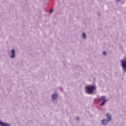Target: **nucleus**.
<instances>
[{"instance_id": "obj_1", "label": "nucleus", "mask_w": 126, "mask_h": 126, "mask_svg": "<svg viewBox=\"0 0 126 126\" xmlns=\"http://www.w3.org/2000/svg\"><path fill=\"white\" fill-rule=\"evenodd\" d=\"M95 90H96L95 86H89L86 88V92L88 94H93Z\"/></svg>"}, {"instance_id": "obj_2", "label": "nucleus", "mask_w": 126, "mask_h": 126, "mask_svg": "<svg viewBox=\"0 0 126 126\" xmlns=\"http://www.w3.org/2000/svg\"><path fill=\"white\" fill-rule=\"evenodd\" d=\"M106 116L108 120H103L101 121V124L104 125H107L108 122H111V120H112V118L111 117V115L110 114H107Z\"/></svg>"}, {"instance_id": "obj_3", "label": "nucleus", "mask_w": 126, "mask_h": 126, "mask_svg": "<svg viewBox=\"0 0 126 126\" xmlns=\"http://www.w3.org/2000/svg\"><path fill=\"white\" fill-rule=\"evenodd\" d=\"M106 97L104 96H101L99 98V101H103V102L100 103V106H104L105 103L108 101L107 99H105Z\"/></svg>"}, {"instance_id": "obj_4", "label": "nucleus", "mask_w": 126, "mask_h": 126, "mask_svg": "<svg viewBox=\"0 0 126 126\" xmlns=\"http://www.w3.org/2000/svg\"><path fill=\"white\" fill-rule=\"evenodd\" d=\"M121 65L123 68H124V69H125V70L126 71V60H122Z\"/></svg>"}, {"instance_id": "obj_5", "label": "nucleus", "mask_w": 126, "mask_h": 126, "mask_svg": "<svg viewBox=\"0 0 126 126\" xmlns=\"http://www.w3.org/2000/svg\"><path fill=\"white\" fill-rule=\"evenodd\" d=\"M11 54H12V55L10 56V58L11 59L14 58L15 57V51H14V49L12 50Z\"/></svg>"}, {"instance_id": "obj_6", "label": "nucleus", "mask_w": 126, "mask_h": 126, "mask_svg": "<svg viewBox=\"0 0 126 126\" xmlns=\"http://www.w3.org/2000/svg\"><path fill=\"white\" fill-rule=\"evenodd\" d=\"M58 97V94H54L52 95L53 100H55Z\"/></svg>"}, {"instance_id": "obj_7", "label": "nucleus", "mask_w": 126, "mask_h": 126, "mask_svg": "<svg viewBox=\"0 0 126 126\" xmlns=\"http://www.w3.org/2000/svg\"><path fill=\"white\" fill-rule=\"evenodd\" d=\"M0 126H8V125L6 124H4L3 122H1L0 121Z\"/></svg>"}, {"instance_id": "obj_8", "label": "nucleus", "mask_w": 126, "mask_h": 126, "mask_svg": "<svg viewBox=\"0 0 126 126\" xmlns=\"http://www.w3.org/2000/svg\"><path fill=\"white\" fill-rule=\"evenodd\" d=\"M82 36H83L84 39H85V38H86V34H85V33H83Z\"/></svg>"}, {"instance_id": "obj_9", "label": "nucleus", "mask_w": 126, "mask_h": 126, "mask_svg": "<svg viewBox=\"0 0 126 126\" xmlns=\"http://www.w3.org/2000/svg\"><path fill=\"white\" fill-rule=\"evenodd\" d=\"M103 55L104 56H106V52L104 51V52H103Z\"/></svg>"}, {"instance_id": "obj_10", "label": "nucleus", "mask_w": 126, "mask_h": 126, "mask_svg": "<svg viewBox=\"0 0 126 126\" xmlns=\"http://www.w3.org/2000/svg\"><path fill=\"white\" fill-rule=\"evenodd\" d=\"M53 10L52 9V10H50V13H52V12H53Z\"/></svg>"}, {"instance_id": "obj_11", "label": "nucleus", "mask_w": 126, "mask_h": 126, "mask_svg": "<svg viewBox=\"0 0 126 126\" xmlns=\"http://www.w3.org/2000/svg\"><path fill=\"white\" fill-rule=\"evenodd\" d=\"M116 1H120V0H116Z\"/></svg>"}, {"instance_id": "obj_12", "label": "nucleus", "mask_w": 126, "mask_h": 126, "mask_svg": "<svg viewBox=\"0 0 126 126\" xmlns=\"http://www.w3.org/2000/svg\"><path fill=\"white\" fill-rule=\"evenodd\" d=\"M77 120H78V118H77Z\"/></svg>"}]
</instances>
